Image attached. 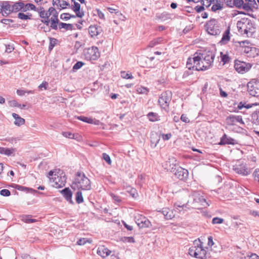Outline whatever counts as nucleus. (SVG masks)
<instances>
[{"label": "nucleus", "instance_id": "nucleus-1", "mask_svg": "<svg viewBox=\"0 0 259 259\" xmlns=\"http://www.w3.org/2000/svg\"><path fill=\"white\" fill-rule=\"evenodd\" d=\"M208 205L203 193L200 191H194L189 195L188 200L175 203V208L179 211L191 208L200 209Z\"/></svg>", "mask_w": 259, "mask_h": 259}, {"label": "nucleus", "instance_id": "nucleus-2", "mask_svg": "<svg viewBox=\"0 0 259 259\" xmlns=\"http://www.w3.org/2000/svg\"><path fill=\"white\" fill-rule=\"evenodd\" d=\"M238 31L247 37H251L256 31L255 24L249 18H243L237 23Z\"/></svg>", "mask_w": 259, "mask_h": 259}, {"label": "nucleus", "instance_id": "nucleus-3", "mask_svg": "<svg viewBox=\"0 0 259 259\" xmlns=\"http://www.w3.org/2000/svg\"><path fill=\"white\" fill-rule=\"evenodd\" d=\"M202 244L200 239L195 240L194 242V246L189 249V254L199 259H209L210 257V253L204 248Z\"/></svg>", "mask_w": 259, "mask_h": 259}, {"label": "nucleus", "instance_id": "nucleus-4", "mask_svg": "<svg viewBox=\"0 0 259 259\" xmlns=\"http://www.w3.org/2000/svg\"><path fill=\"white\" fill-rule=\"evenodd\" d=\"M49 177L52 186L56 188L64 187L66 184V175L64 172L60 169L55 171L51 170L49 172Z\"/></svg>", "mask_w": 259, "mask_h": 259}, {"label": "nucleus", "instance_id": "nucleus-5", "mask_svg": "<svg viewBox=\"0 0 259 259\" xmlns=\"http://www.w3.org/2000/svg\"><path fill=\"white\" fill-rule=\"evenodd\" d=\"M71 187L73 189L90 190L91 189V183L83 172L78 171L75 175Z\"/></svg>", "mask_w": 259, "mask_h": 259}, {"label": "nucleus", "instance_id": "nucleus-6", "mask_svg": "<svg viewBox=\"0 0 259 259\" xmlns=\"http://www.w3.org/2000/svg\"><path fill=\"white\" fill-rule=\"evenodd\" d=\"M240 47V51L248 57L253 58L258 54L259 50L252 46L248 40L237 41Z\"/></svg>", "mask_w": 259, "mask_h": 259}, {"label": "nucleus", "instance_id": "nucleus-7", "mask_svg": "<svg viewBox=\"0 0 259 259\" xmlns=\"http://www.w3.org/2000/svg\"><path fill=\"white\" fill-rule=\"evenodd\" d=\"M171 98L172 94L169 91L163 92L159 97L158 105L161 109L165 110L167 113L169 111V104Z\"/></svg>", "mask_w": 259, "mask_h": 259}, {"label": "nucleus", "instance_id": "nucleus-8", "mask_svg": "<svg viewBox=\"0 0 259 259\" xmlns=\"http://www.w3.org/2000/svg\"><path fill=\"white\" fill-rule=\"evenodd\" d=\"M206 30L208 34L211 35H218L221 32V26L219 22L211 19L208 21L205 25Z\"/></svg>", "mask_w": 259, "mask_h": 259}, {"label": "nucleus", "instance_id": "nucleus-9", "mask_svg": "<svg viewBox=\"0 0 259 259\" xmlns=\"http://www.w3.org/2000/svg\"><path fill=\"white\" fill-rule=\"evenodd\" d=\"M37 12H38L39 16L42 19V22L48 26L50 22V20L49 19V17L51 15H52V17H54L58 14L57 11L53 7L50 8L48 12H46L44 8L40 7L37 9Z\"/></svg>", "mask_w": 259, "mask_h": 259}, {"label": "nucleus", "instance_id": "nucleus-10", "mask_svg": "<svg viewBox=\"0 0 259 259\" xmlns=\"http://www.w3.org/2000/svg\"><path fill=\"white\" fill-rule=\"evenodd\" d=\"M134 220L140 228H150L152 225L149 220L145 216L139 213L134 214Z\"/></svg>", "mask_w": 259, "mask_h": 259}, {"label": "nucleus", "instance_id": "nucleus-11", "mask_svg": "<svg viewBox=\"0 0 259 259\" xmlns=\"http://www.w3.org/2000/svg\"><path fill=\"white\" fill-rule=\"evenodd\" d=\"M247 90L252 96H259V79H253L247 83Z\"/></svg>", "mask_w": 259, "mask_h": 259}, {"label": "nucleus", "instance_id": "nucleus-12", "mask_svg": "<svg viewBox=\"0 0 259 259\" xmlns=\"http://www.w3.org/2000/svg\"><path fill=\"white\" fill-rule=\"evenodd\" d=\"M84 55L88 60H96L100 57V53L97 47H92L84 50Z\"/></svg>", "mask_w": 259, "mask_h": 259}, {"label": "nucleus", "instance_id": "nucleus-13", "mask_svg": "<svg viewBox=\"0 0 259 259\" xmlns=\"http://www.w3.org/2000/svg\"><path fill=\"white\" fill-rule=\"evenodd\" d=\"M202 60L205 62V68H210L213 63L215 54L211 51H208L203 53H199Z\"/></svg>", "mask_w": 259, "mask_h": 259}, {"label": "nucleus", "instance_id": "nucleus-14", "mask_svg": "<svg viewBox=\"0 0 259 259\" xmlns=\"http://www.w3.org/2000/svg\"><path fill=\"white\" fill-rule=\"evenodd\" d=\"M201 61V58L199 57L198 53H196L194 54L193 57H189L187 61L186 67L189 70H196V66H199V64Z\"/></svg>", "mask_w": 259, "mask_h": 259}, {"label": "nucleus", "instance_id": "nucleus-15", "mask_svg": "<svg viewBox=\"0 0 259 259\" xmlns=\"http://www.w3.org/2000/svg\"><path fill=\"white\" fill-rule=\"evenodd\" d=\"M233 170L237 174L246 176L251 173V169L247 167L246 163L236 164L233 166Z\"/></svg>", "mask_w": 259, "mask_h": 259}, {"label": "nucleus", "instance_id": "nucleus-16", "mask_svg": "<svg viewBox=\"0 0 259 259\" xmlns=\"http://www.w3.org/2000/svg\"><path fill=\"white\" fill-rule=\"evenodd\" d=\"M172 172L176 177L180 180H186L188 177L189 172L187 169L180 166H176L174 169L172 168Z\"/></svg>", "mask_w": 259, "mask_h": 259}, {"label": "nucleus", "instance_id": "nucleus-17", "mask_svg": "<svg viewBox=\"0 0 259 259\" xmlns=\"http://www.w3.org/2000/svg\"><path fill=\"white\" fill-rule=\"evenodd\" d=\"M251 67V65L244 62L236 61L234 64L235 70L239 73L243 74L248 71Z\"/></svg>", "mask_w": 259, "mask_h": 259}, {"label": "nucleus", "instance_id": "nucleus-18", "mask_svg": "<svg viewBox=\"0 0 259 259\" xmlns=\"http://www.w3.org/2000/svg\"><path fill=\"white\" fill-rule=\"evenodd\" d=\"M226 122L228 125H234L237 122H239L242 124H244L241 116L230 115L226 119Z\"/></svg>", "mask_w": 259, "mask_h": 259}, {"label": "nucleus", "instance_id": "nucleus-19", "mask_svg": "<svg viewBox=\"0 0 259 259\" xmlns=\"http://www.w3.org/2000/svg\"><path fill=\"white\" fill-rule=\"evenodd\" d=\"M1 4L3 9V16H7L13 12L12 6L10 5L9 2H2Z\"/></svg>", "mask_w": 259, "mask_h": 259}, {"label": "nucleus", "instance_id": "nucleus-20", "mask_svg": "<svg viewBox=\"0 0 259 259\" xmlns=\"http://www.w3.org/2000/svg\"><path fill=\"white\" fill-rule=\"evenodd\" d=\"M72 1L74 3V5L71 7L72 10L75 13L76 17L82 18L84 14L83 11H80V5L74 0H72Z\"/></svg>", "mask_w": 259, "mask_h": 259}, {"label": "nucleus", "instance_id": "nucleus-21", "mask_svg": "<svg viewBox=\"0 0 259 259\" xmlns=\"http://www.w3.org/2000/svg\"><path fill=\"white\" fill-rule=\"evenodd\" d=\"M102 31L101 27L97 25H91L89 28V32L92 37L97 36Z\"/></svg>", "mask_w": 259, "mask_h": 259}, {"label": "nucleus", "instance_id": "nucleus-22", "mask_svg": "<svg viewBox=\"0 0 259 259\" xmlns=\"http://www.w3.org/2000/svg\"><path fill=\"white\" fill-rule=\"evenodd\" d=\"M61 193L67 201L69 202L71 204L73 203L72 200V193L69 188H64L61 191Z\"/></svg>", "mask_w": 259, "mask_h": 259}, {"label": "nucleus", "instance_id": "nucleus-23", "mask_svg": "<svg viewBox=\"0 0 259 259\" xmlns=\"http://www.w3.org/2000/svg\"><path fill=\"white\" fill-rule=\"evenodd\" d=\"M230 40V27H228L223 34L222 39L219 41L221 45L227 44Z\"/></svg>", "mask_w": 259, "mask_h": 259}, {"label": "nucleus", "instance_id": "nucleus-24", "mask_svg": "<svg viewBox=\"0 0 259 259\" xmlns=\"http://www.w3.org/2000/svg\"><path fill=\"white\" fill-rule=\"evenodd\" d=\"M111 251L104 246H100L97 250V253L102 257L104 258L109 255Z\"/></svg>", "mask_w": 259, "mask_h": 259}, {"label": "nucleus", "instance_id": "nucleus-25", "mask_svg": "<svg viewBox=\"0 0 259 259\" xmlns=\"http://www.w3.org/2000/svg\"><path fill=\"white\" fill-rule=\"evenodd\" d=\"M236 140L231 137H228L226 134H224L221 138L220 144V145H226V144H231L234 145L236 144Z\"/></svg>", "mask_w": 259, "mask_h": 259}, {"label": "nucleus", "instance_id": "nucleus-26", "mask_svg": "<svg viewBox=\"0 0 259 259\" xmlns=\"http://www.w3.org/2000/svg\"><path fill=\"white\" fill-rule=\"evenodd\" d=\"M159 211L161 212L166 220L171 219L174 217L172 210L168 208H163Z\"/></svg>", "mask_w": 259, "mask_h": 259}, {"label": "nucleus", "instance_id": "nucleus-27", "mask_svg": "<svg viewBox=\"0 0 259 259\" xmlns=\"http://www.w3.org/2000/svg\"><path fill=\"white\" fill-rule=\"evenodd\" d=\"M155 17L156 19L164 21L170 18V14L166 12H163L161 13H157Z\"/></svg>", "mask_w": 259, "mask_h": 259}, {"label": "nucleus", "instance_id": "nucleus-28", "mask_svg": "<svg viewBox=\"0 0 259 259\" xmlns=\"http://www.w3.org/2000/svg\"><path fill=\"white\" fill-rule=\"evenodd\" d=\"M77 119H78L81 121H82L84 122H87L88 123L95 124H98V122H99V120H96L95 119H93L92 118H89V117L83 116H77Z\"/></svg>", "mask_w": 259, "mask_h": 259}, {"label": "nucleus", "instance_id": "nucleus-29", "mask_svg": "<svg viewBox=\"0 0 259 259\" xmlns=\"http://www.w3.org/2000/svg\"><path fill=\"white\" fill-rule=\"evenodd\" d=\"M12 116L15 119V121L14 122V124L18 126H20L22 125H23L25 123V119L21 118L16 113H12Z\"/></svg>", "mask_w": 259, "mask_h": 259}, {"label": "nucleus", "instance_id": "nucleus-30", "mask_svg": "<svg viewBox=\"0 0 259 259\" xmlns=\"http://www.w3.org/2000/svg\"><path fill=\"white\" fill-rule=\"evenodd\" d=\"M151 144L152 147H156L160 141V137L157 133H153L150 136Z\"/></svg>", "mask_w": 259, "mask_h": 259}, {"label": "nucleus", "instance_id": "nucleus-31", "mask_svg": "<svg viewBox=\"0 0 259 259\" xmlns=\"http://www.w3.org/2000/svg\"><path fill=\"white\" fill-rule=\"evenodd\" d=\"M15 151L16 150L14 148H8L5 147H1V148H0V153L8 156L12 155Z\"/></svg>", "mask_w": 259, "mask_h": 259}, {"label": "nucleus", "instance_id": "nucleus-32", "mask_svg": "<svg viewBox=\"0 0 259 259\" xmlns=\"http://www.w3.org/2000/svg\"><path fill=\"white\" fill-rule=\"evenodd\" d=\"M20 217L21 221L25 223L30 224L37 222V220L32 219L31 215H22Z\"/></svg>", "mask_w": 259, "mask_h": 259}, {"label": "nucleus", "instance_id": "nucleus-33", "mask_svg": "<svg viewBox=\"0 0 259 259\" xmlns=\"http://www.w3.org/2000/svg\"><path fill=\"white\" fill-rule=\"evenodd\" d=\"M147 117L149 120L152 122L158 121L160 120V116L158 113L153 112H150L147 114Z\"/></svg>", "mask_w": 259, "mask_h": 259}, {"label": "nucleus", "instance_id": "nucleus-34", "mask_svg": "<svg viewBox=\"0 0 259 259\" xmlns=\"http://www.w3.org/2000/svg\"><path fill=\"white\" fill-rule=\"evenodd\" d=\"M51 27L53 29L57 30L58 28L57 23L59 22V20L58 19V15L55 16L54 17H52L51 18Z\"/></svg>", "mask_w": 259, "mask_h": 259}, {"label": "nucleus", "instance_id": "nucleus-35", "mask_svg": "<svg viewBox=\"0 0 259 259\" xmlns=\"http://www.w3.org/2000/svg\"><path fill=\"white\" fill-rule=\"evenodd\" d=\"M23 6V3L22 2H19L15 3L12 5V10L13 12H18L20 10L22 11V8Z\"/></svg>", "mask_w": 259, "mask_h": 259}, {"label": "nucleus", "instance_id": "nucleus-36", "mask_svg": "<svg viewBox=\"0 0 259 259\" xmlns=\"http://www.w3.org/2000/svg\"><path fill=\"white\" fill-rule=\"evenodd\" d=\"M34 10L37 11L35 6L32 4H27L25 5L23 3V6L22 8V11L26 12L28 10Z\"/></svg>", "mask_w": 259, "mask_h": 259}, {"label": "nucleus", "instance_id": "nucleus-37", "mask_svg": "<svg viewBox=\"0 0 259 259\" xmlns=\"http://www.w3.org/2000/svg\"><path fill=\"white\" fill-rule=\"evenodd\" d=\"M199 57L201 58V61L199 64V66H196V70L197 71H204L208 69L209 68H205V62L202 60V57L199 55Z\"/></svg>", "mask_w": 259, "mask_h": 259}, {"label": "nucleus", "instance_id": "nucleus-38", "mask_svg": "<svg viewBox=\"0 0 259 259\" xmlns=\"http://www.w3.org/2000/svg\"><path fill=\"white\" fill-rule=\"evenodd\" d=\"M251 119L253 123L259 124V110L252 114Z\"/></svg>", "mask_w": 259, "mask_h": 259}, {"label": "nucleus", "instance_id": "nucleus-39", "mask_svg": "<svg viewBox=\"0 0 259 259\" xmlns=\"http://www.w3.org/2000/svg\"><path fill=\"white\" fill-rule=\"evenodd\" d=\"M59 27L60 29L64 28L65 30H72L73 28V25L72 24H67L60 22L59 24Z\"/></svg>", "mask_w": 259, "mask_h": 259}, {"label": "nucleus", "instance_id": "nucleus-40", "mask_svg": "<svg viewBox=\"0 0 259 259\" xmlns=\"http://www.w3.org/2000/svg\"><path fill=\"white\" fill-rule=\"evenodd\" d=\"M62 135L67 138L76 139L77 138V135L72 134L70 132H63L62 133Z\"/></svg>", "mask_w": 259, "mask_h": 259}, {"label": "nucleus", "instance_id": "nucleus-41", "mask_svg": "<svg viewBox=\"0 0 259 259\" xmlns=\"http://www.w3.org/2000/svg\"><path fill=\"white\" fill-rule=\"evenodd\" d=\"M50 43L49 50L50 51L53 50V48L57 44L58 40L53 37H49Z\"/></svg>", "mask_w": 259, "mask_h": 259}, {"label": "nucleus", "instance_id": "nucleus-42", "mask_svg": "<svg viewBox=\"0 0 259 259\" xmlns=\"http://www.w3.org/2000/svg\"><path fill=\"white\" fill-rule=\"evenodd\" d=\"M253 104H247L245 102H240L238 105V108L240 110H241L243 108L246 109L250 108Z\"/></svg>", "mask_w": 259, "mask_h": 259}, {"label": "nucleus", "instance_id": "nucleus-43", "mask_svg": "<svg viewBox=\"0 0 259 259\" xmlns=\"http://www.w3.org/2000/svg\"><path fill=\"white\" fill-rule=\"evenodd\" d=\"M136 91L139 94H147L149 92V89H148L147 88L140 86V87H138L137 88Z\"/></svg>", "mask_w": 259, "mask_h": 259}, {"label": "nucleus", "instance_id": "nucleus-44", "mask_svg": "<svg viewBox=\"0 0 259 259\" xmlns=\"http://www.w3.org/2000/svg\"><path fill=\"white\" fill-rule=\"evenodd\" d=\"M75 200L77 203L79 204L83 201L82 193L81 191H78L76 193Z\"/></svg>", "mask_w": 259, "mask_h": 259}, {"label": "nucleus", "instance_id": "nucleus-45", "mask_svg": "<svg viewBox=\"0 0 259 259\" xmlns=\"http://www.w3.org/2000/svg\"><path fill=\"white\" fill-rule=\"evenodd\" d=\"M162 39L161 37L157 38L156 39L151 41L149 44V47L153 48L156 45L160 43Z\"/></svg>", "mask_w": 259, "mask_h": 259}, {"label": "nucleus", "instance_id": "nucleus-46", "mask_svg": "<svg viewBox=\"0 0 259 259\" xmlns=\"http://www.w3.org/2000/svg\"><path fill=\"white\" fill-rule=\"evenodd\" d=\"M221 60L224 64L229 63L230 60V57L228 54H223L222 52L221 53Z\"/></svg>", "mask_w": 259, "mask_h": 259}, {"label": "nucleus", "instance_id": "nucleus-47", "mask_svg": "<svg viewBox=\"0 0 259 259\" xmlns=\"http://www.w3.org/2000/svg\"><path fill=\"white\" fill-rule=\"evenodd\" d=\"M15 188L17 190H20V191H25L26 190H28L30 191L31 192H34L35 193H38L37 190H33L31 188H27V187H24L22 186H20V185H17Z\"/></svg>", "mask_w": 259, "mask_h": 259}, {"label": "nucleus", "instance_id": "nucleus-48", "mask_svg": "<svg viewBox=\"0 0 259 259\" xmlns=\"http://www.w3.org/2000/svg\"><path fill=\"white\" fill-rule=\"evenodd\" d=\"M223 8V5L221 3H217V4H213L211 7V10L213 12H215L219 10H222Z\"/></svg>", "mask_w": 259, "mask_h": 259}, {"label": "nucleus", "instance_id": "nucleus-49", "mask_svg": "<svg viewBox=\"0 0 259 259\" xmlns=\"http://www.w3.org/2000/svg\"><path fill=\"white\" fill-rule=\"evenodd\" d=\"M31 14L30 15H27L23 13H19L18 14V17L21 20H27L30 19Z\"/></svg>", "mask_w": 259, "mask_h": 259}, {"label": "nucleus", "instance_id": "nucleus-50", "mask_svg": "<svg viewBox=\"0 0 259 259\" xmlns=\"http://www.w3.org/2000/svg\"><path fill=\"white\" fill-rule=\"evenodd\" d=\"M242 4H243V0H233V7L241 8Z\"/></svg>", "mask_w": 259, "mask_h": 259}, {"label": "nucleus", "instance_id": "nucleus-51", "mask_svg": "<svg viewBox=\"0 0 259 259\" xmlns=\"http://www.w3.org/2000/svg\"><path fill=\"white\" fill-rule=\"evenodd\" d=\"M103 158L109 164L111 163V160L109 155L105 153H103Z\"/></svg>", "mask_w": 259, "mask_h": 259}, {"label": "nucleus", "instance_id": "nucleus-52", "mask_svg": "<svg viewBox=\"0 0 259 259\" xmlns=\"http://www.w3.org/2000/svg\"><path fill=\"white\" fill-rule=\"evenodd\" d=\"M224 222V219L220 218H214L212 219V223L213 224H221Z\"/></svg>", "mask_w": 259, "mask_h": 259}, {"label": "nucleus", "instance_id": "nucleus-53", "mask_svg": "<svg viewBox=\"0 0 259 259\" xmlns=\"http://www.w3.org/2000/svg\"><path fill=\"white\" fill-rule=\"evenodd\" d=\"M131 196H132L134 199H136L139 196L138 193L136 189L133 188L131 189Z\"/></svg>", "mask_w": 259, "mask_h": 259}, {"label": "nucleus", "instance_id": "nucleus-54", "mask_svg": "<svg viewBox=\"0 0 259 259\" xmlns=\"http://www.w3.org/2000/svg\"><path fill=\"white\" fill-rule=\"evenodd\" d=\"M161 137L163 141H166L170 139L172 136L171 133H168V134H161Z\"/></svg>", "mask_w": 259, "mask_h": 259}, {"label": "nucleus", "instance_id": "nucleus-55", "mask_svg": "<svg viewBox=\"0 0 259 259\" xmlns=\"http://www.w3.org/2000/svg\"><path fill=\"white\" fill-rule=\"evenodd\" d=\"M87 242H89L88 240H87L86 238H82L78 239L76 244L78 245H84Z\"/></svg>", "mask_w": 259, "mask_h": 259}, {"label": "nucleus", "instance_id": "nucleus-56", "mask_svg": "<svg viewBox=\"0 0 259 259\" xmlns=\"http://www.w3.org/2000/svg\"><path fill=\"white\" fill-rule=\"evenodd\" d=\"M83 64H84L83 63H82V62L78 61L74 65V66L73 67V70L79 69L83 66Z\"/></svg>", "mask_w": 259, "mask_h": 259}, {"label": "nucleus", "instance_id": "nucleus-57", "mask_svg": "<svg viewBox=\"0 0 259 259\" xmlns=\"http://www.w3.org/2000/svg\"><path fill=\"white\" fill-rule=\"evenodd\" d=\"M0 194L4 196H9L11 195V193L8 189H3L0 191Z\"/></svg>", "mask_w": 259, "mask_h": 259}, {"label": "nucleus", "instance_id": "nucleus-58", "mask_svg": "<svg viewBox=\"0 0 259 259\" xmlns=\"http://www.w3.org/2000/svg\"><path fill=\"white\" fill-rule=\"evenodd\" d=\"M9 104L11 107H20L21 105L17 102L15 100H12L9 102Z\"/></svg>", "mask_w": 259, "mask_h": 259}, {"label": "nucleus", "instance_id": "nucleus-59", "mask_svg": "<svg viewBox=\"0 0 259 259\" xmlns=\"http://www.w3.org/2000/svg\"><path fill=\"white\" fill-rule=\"evenodd\" d=\"M245 259H259V256L255 253H251L244 257Z\"/></svg>", "mask_w": 259, "mask_h": 259}, {"label": "nucleus", "instance_id": "nucleus-60", "mask_svg": "<svg viewBox=\"0 0 259 259\" xmlns=\"http://www.w3.org/2000/svg\"><path fill=\"white\" fill-rule=\"evenodd\" d=\"M253 176L255 181H258L259 183V169L257 168L255 169L253 173Z\"/></svg>", "mask_w": 259, "mask_h": 259}, {"label": "nucleus", "instance_id": "nucleus-61", "mask_svg": "<svg viewBox=\"0 0 259 259\" xmlns=\"http://www.w3.org/2000/svg\"><path fill=\"white\" fill-rule=\"evenodd\" d=\"M60 18L62 20H67L70 19V14L69 13H63L61 15Z\"/></svg>", "mask_w": 259, "mask_h": 259}, {"label": "nucleus", "instance_id": "nucleus-62", "mask_svg": "<svg viewBox=\"0 0 259 259\" xmlns=\"http://www.w3.org/2000/svg\"><path fill=\"white\" fill-rule=\"evenodd\" d=\"M251 7L252 6H251L249 4L243 3V4H242L241 8H242L244 10L246 11H249L251 10Z\"/></svg>", "mask_w": 259, "mask_h": 259}, {"label": "nucleus", "instance_id": "nucleus-63", "mask_svg": "<svg viewBox=\"0 0 259 259\" xmlns=\"http://www.w3.org/2000/svg\"><path fill=\"white\" fill-rule=\"evenodd\" d=\"M180 119L183 122H184L185 123H189L190 122V120L189 119V118L186 115L184 114H183L181 115Z\"/></svg>", "mask_w": 259, "mask_h": 259}, {"label": "nucleus", "instance_id": "nucleus-64", "mask_svg": "<svg viewBox=\"0 0 259 259\" xmlns=\"http://www.w3.org/2000/svg\"><path fill=\"white\" fill-rule=\"evenodd\" d=\"M70 4L65 1H62L61 3L60 4V7L62 9H65L67 6H69Z\"/></svg>", "mask_w": 259, "mask_h": 259}]
</instances>
